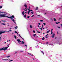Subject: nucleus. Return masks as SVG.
Wrapping results in <instances>:
<instances>
[{"label":"nucleus","mask_w":62,"mask_h":62,"mask_svg":"<svg viewBox=\"0 0 62 62\" xmlns=\"http://www.w3.org/2000/svg\"><path fill=\"white\" fill-rule=\"evenodd\" d=\"M53 30L52 29L51 30V32H52V31H53Z\"/></svg>","instance_id":"nucleus-55"},{"label":"nucleus","mask_w":62,"mask_h":62,"mask_svg":"<svg viewBox=\"0 0 62 62\" xmlns=\"http://www.w3.org/2000/svg\"><path fill=\"white\" fill-rule=\"evenodd\" d=\"M11 17H12V18H11L10 19H11V20H12V21H13V22H14V23H15V24H16V22L15 21V20H14V19L15 18H14V16H11Z\"/></svg>","instance_id":"nucleus-2"},{"label":"nucleus","mask_w":62,"mask_h":62,"mask_svg":"<svg viewBox=\"0 0 62 62\" xmlns=\"http://www.w3.org/2000/svg\"><path fill=\"white\" fill-rule=\"evenodd\" d=\"M56 24H58V22L57 23V22H56Z\"/></svg>","instance_id":"nucleus-44"},{"label":"nucleus","mask_w":62,"mask_h":62,"mask_svg":"<svg viewBox=\"0 0 62 62\" xmlns=\"http://www.w3.org/2000/svg\"><path fill=\"white\" fill-rule=\"evenodd\" d=\"M26 15H25L24 16V18H26Z\"/></svg>","instance_id":"nucleus-25"},{"label":"nucleus","mask_w":62,"mask_h":62,"mask_svg":"<svg viewBox=\"0 0 62 62\" xmlns=\"http://www.w3.org/2000/svg\"><path fill=\"white\" fill-rule=\"evenodd\" d=\"M17 41L19 43V44H20V42H21V41H20V40L19 39L17 40Z\"/></svg>","instance_id":"nucleus-6"},{"label":"nucleus","mask_w":62,"mask_h":62,"mask_svg":"<svg viewBox=\"0 0 62 62\" xmlns=\"http://www.w3.org/2000/svg\"><path fill=\"white\" fill-rule=\"evenodd\" d=\"M61 26H62V24H61Z\"/></svg>","instance_id":"nucleus-63"},{"label":"nucleus","mask_w":62,"mask_h":62,"mask_svg":"<svg viewBox=\"0 0 62 62\" xmlns=\"http://www.w3.org/2000/svg\"><path fill=\"white\" fill-rule=\"evenodd\" d=\"M39 12H42V10H40V11H39Z\"/></svg>","instance_id":"nucleus-18"},{"label":"nucleus","mask_w":62,"mask_h":62,"mask_svg":"<svg viewBox=\"0 0 62 62\" xmlns=\"http://www.w3.org/2000/svg\"><path fill=\"white\" fill-rule=\"evenodd\" d=\"M14 38H15V39H17V38L16 37V36L15 35L14 36Z\"/></svg>","instance_id":"nucleus-17"},{"label":"nucleus","mask_w":62,"mask_h":62,"mask_svg":"<svg viewBox=\"0 0 62 62\" xmlns=\"http://www.w3.org/2000/svg\"><path fill=\"white\" fill-rule=\"evenodd\" d=\"M53 31H51V34H53Z\"/></svg>","instance_id":"nucleus-36"},{"label":"nucleus","mask_w":62,"mask_h":62,"mask_svg":"<svg viewBox=\"0 0 62 62\" xmlns=\"http://www.w3.org/2000/svg\"><path fill=\"white\" fill-rule=\"evenodd\" d=\"M48 42H46V44H48Z\"/></svg>","instance_id":"nucleus-61"},{"label":"nucleus","mask_w":62,"mask_h":62,"mask_svg":"<svg viewBox=\"0 0 62 62\" xmlns=\"http://www.w3.org/2000/svg\"><path fill=\"white\" fill-rule=\"evenodd\" d=\"M10 61H11V62H12L13 61V60H11L10 61H9V62H10Z\"/></svg>","instance_id":"nucleus-34"},{"label":"nucleus","mask_w":62,"mask_h":62,"mask_svg":"<svg viewBox=\"0 0 62 62\" xmlns=\"http://www.w3.org/2000/svg\"><path fill=\"white\" fill-rule=\"evenodd\" d=\"M6 32H9L8 31H0V35H1L2 33H6Z\"/></svg>","instance_id":"nucleus-4"},{"label":"nucleus","mask_w":62,"mask_h":62,"mask_svg":"<svg viewBox=\"0 0 62 62\" xmlns=\"http://www.w3.org/2000/svg\"><path fill=\"white\" fill-rule=\"evenodd\" d=\"M41 39L42 40H44V37H43Z\"/></svg>","instance_id":"nucleus-24"},{"label":"nucleus","mask_w":62,"mask_h":62,"mask_svg":"<svg viewBox=\"0 0 62 62\" xmlns=\"http://www.w3.org/2000/svg\"><path fill=\"white\" fill-rule=\"evenodd\" d=\"M8 47H3L1 49L0 48V51H2V50H7L8 48L9 47V45H8Z\"/></svg>","instance_id":"nucleus-1"},{"label":"nucleus","mask_w":62,"mask_h":62,"mask_svg":"<svg viewBox=\"0 0 62 62\" xmlns=\"http://www.w3.org/2000/svg\"><path fill=\"white\" fill-rule=\"evenodd\" d=\"M58 27V28H60V27Z\"/></svg>","instance_id":"nucleus-60"},{"label":"nucleus","mask_w":62,"mask_h":62,"mask_svg":"<svg viewBox=\"0 0 62 62\" xmlns=\"http://www.w3.org/2000/svg\"><path fill=\"white\" fill-rule=\"evenodd\" d=\"M49 34H47L46 36V37H47L48 35Z\"/></svg>","instance_id":"nucleus-38"},{"label":"nucleus","mask_w":62,"mask_h":62,"mask_svg":"<svg viewBox=\"0 0 62 62\" xmlns=\"http://www.w3.org/2000/svg\"><path fill=\"white\" fill-rule=\"evenodd\" d=\"M19 37H20V38H22V37H21V35H20V34L19 35Z\"/></svg>","instance_id":"nucleus-47"},{"label":"nucleus","mask_w":62,"mask_h":62,"mask_svg":"<svg viewBox=\"0 0 62 62\" xmlns=\"http://www.w3.org/2000/svg\"><path fill=\"white\" fill-rule=\"evenodd\" d=\"M22 43L21 44L20 43V44H24V42L23 41H22L21 42Z\"/></svg>","instance_id":"nucleus-9"},{"label":"nucleus","mask_w":62,"mask_h":62,"mask_svg":"<svg viewBox=\"0 0 62 62\" xmlns=\"http://www.w3.org/2000/svg\"><path fill=\"white\" fill-rule=\"evenodd\" d=\"M3 12H0V14L1 13H3Z\"/></svg>","instance_id":"nucleus-49"},{"label":"nucleus","mask_w":62,"mask_h":62,"mask_svg":"<svg viewBox=\"0 0 62 62\" xmlns=\"http://www.w3.org/2000/svg\"><path fill=\"white\" fill-rule=\"evenodd\" d=\"M57 44H59V45H60V44H61V43H60V42H57Z\"/></svg>","instance_id":"nucleus-10"},{"label":"nucleus","mask_w":62,"mask_h":62,"mask_svg":"<svg viewBox=\"0 0 62 62\" xmlns=\"http://www.w3.org/2000/svg\"><path fill=\"white\" fill-rule=\"evenodd\" d=\"M2 8V6H0V8Z\"/></svg>","instance_id":"nucleus-27"},{"label":"nucleus","mask_w":62,"mask_h":62,"mask_svg":"<svg viewBox=\"0 0 62 62\" xmlns=\"http://www.w3.org/2000/svg\"><path fill=\"white\" fill-rule=\"evenodd\" d=\"M12 31V30H9V31H10H10Z\"/></svg>","instance_id":"nucleus-51"},{"label":"nucleus","mask_w":62,"mask_h":62,"mask_svg":"<svg viewBox=\"0 0 62 62\" xmlns=\"http://www.w3.org/2000/svg\"><path fill=\"white\" fill-rule=\"evenodd\" d=\"M34 16V15H33V16H31V17H33Z\"/></svg>","instance_id":"nucleus-52"},{"label":"nucleus","mask_w":62,"mask_h":62,"mask_svg":"<svg viewBox=\"0 0 62 62\" xmlns=\"http://www.w3.org/2000/svg\"><path fill=\"white\" fill-rule=\"evenodd\" d=\"M5 14H0V18H2L3 17H6V16L5 15Z\"/></svg>","instance_id":"nucleus-3"},{"label":"nucleus","mask_w":62,"mask_h":62,"mask_svg":"<svg viewBox=\"0 0 62 62\" xmlns=\"http://www.w3.org/2000/svg\"><path fill=\"white\" fill-rule=\"evenodd\" d=\"M61 18H59V20H60V19H61Z\"/></svg>","instance_id":"nucleus-59"},{"label":"nucleus","mask_w":62,"mask_h":62,"mask_svg":"<svg viewBox=\"0 0 62 62\" xmlns=\"http://www.w3.org/2000/svg\"><path fill=\"white\" fill-rule=\"evenodd\" d=\"M7 18H12V17H8V16H7Z\"/></svg>","instance_id":"nucleus-19"},{"label":"nucleus","mask_w":62,"mask_h":62,"mask_svg":"<svg viewBox=\"0 0 62 62\" xmlns=\"http://www.w3.org/2000/svg\"><path fill=\"white\" fill-rule=\"evenodd\" d=\"M22 14H23V15H24V11H23L22 13Z\"/></svg>","instance_id":"nucleus-12"},{"label":"nucleus","mask_w":62,"mask_h":62,"mask_svg":"<svg viewBox=\"0 0 62 62\" xmlns=\"http://www.w3.org/2000/svg\"><path fill=\"white\" fill-rule=\"evenodd\" d=\"M38 27H39V25H38Z\"/></svg>","instance_id":"nucleus-57"},{"label":"nucleus","mask_w":62,"mask_h":62,"mask_svg":"<svg viewBox=\"0 0 62 62\" xmlns=\"http://www.w3.org/2000/svg\"><path fill=\"white\" fill-rule=\"evenodd\" d=\"M15 28L16 29L17 28H18V26H17L16 27H15Z\"/></svg>","instance_id":"nucleus-28"},{"label":"nucleus","mask_w":62,"mask_h":62,"mask_svg":"<svg viewBox=\"0 0 62 62\" xmlns=\"http://www.w3.org/2000/svg\"><path fill=\"white\" fill-rule=\"evenodd\" d=\"M8 60V59L7 60L6 59H4V60Z\"/></svg>","instance_id":"nucleus-48"},{"label":"nucleus","mask_w":62,"mask_h":62,"mask_svg":"<svg viewBox=\"0 0 62 62\" xmlns=\"http://www.w3.org/2000/svg\"><path fill=\"white\" fill-rule=\"evenodd\" d=\"M15 33H17V32H16V31H15Z\"/></svg>","instance_id":"nucleus-46"},{"label":"nucleus","mask_w":62,"mask_h":62,"mask_svg":"<svg viewBox=\"0 0 62 62\" xmlns=\"http://www.w3.org/2000/svg\"><path fill=\"white\" fill-rule=\"evenodd\" d=\"M33 37H35L36 36V34H34L33 35Z\"/></svg>","instance_id":"nucleus-20"},{"label":"nucleus","mask_w":62,"mask_h":62,"mask_svg":"<svg viewBox=\"0 0 62 62\" xmlns=\"http://www.w3.org/2000/svg\"><path fill=\"white\" fill-rule=\"evenodd\" d=\"M55 35V34H53V35L52 36V38H54V35Z\"/></svg>","instance_id":"nucleus-7"},{"label":"nucleus","mask_w":62,"mask_h":62,"mask_svg":"<svg viewBox=\"0 0 62 62\" xmlns=\"http://www.w3.org/2000/svg\"><path fill=\"white\" fill-rule=\"evenodd\" d=\"M38 16H40V15H37Z\"/></svg>","instance_id":"nucleus-53"},{"label":"nucleus","mask_w":62,"mask_h":62,"mask_svg":"<svg viewBox=\"0 0 62 62\" xmlns=\"http://www.w3.org/2000/svg\"><path fill=\"white\" fill-rule=\"evenodd\" d=\"M40 22H43V21L42 20H40Z\"/></svg>","instance_id":"nucleus-41"},{"label":"nucleus","mask_w":62,"mask_h":62,"mask_svg":"<svg viewBox=\"0 0 62 62\" xmlns=\"http://www.w3.org/2000/svg\"><path fill=\"white\" fill-rule=\"evenodd\" d=\"M35 38H38V36H36L35 37Z\"/></svg>","instance_id":"nucleus-40"},{"label":"nucleus","mask_w":62,"mask_h":62,"mask_svg":"<svg viewBox=\"0 0 62 62\" xmlns=\"http://www.w3.org/2000/svg\"><path fill=\"white\" fill-rule=\"evenodd\" d=\"M24 6L25 8H27V6L26 4H24Z\"/></svg>","instance_id":"nucleus-8"},{"label":"nucleus","mask_w":62,"mask_h":62,"mask_svg":"<svg viewBox=\"0 0 62 62\" xmlns=\"http://www.w3.org/2000/svg\"><path fill=\"white\" fill-rule=\"evenodd\" d=\"M43 24L45 25V24H46V23H43Z\"/></svg>","instance_id":"nucleus-33"},{"label":"nucleus","mask_w":62,"mask_h":62,"mask_svg":"<svg viewBox=\"0 0 62 62\" xmlns=\"http://www.w3.org/2000/svg\"><path fill=\"white\" fill-rule=\"evenodd\" d=\"M36 8H36V10H38V7H37Z\"/></svg>","instance_id":"nucleus-43"},{"label":"nucleus","mask_w":62,"mask_h":62,"mask_svg":"<svg viewBox=\"0 0 62 62\" xmlns=\"http://www.w3.org/2000/svg\"><path fill=\"white\" fill-rule=\"evenodd\" d=\"M43 25H42V28H43Z\"/></svg>","instance_id":"nucleus-35"},{"label":"nucleus","mask_w":62,"mask_h":62,"mask_svg":"<svg viewBox=\"0 0 62 62\" xmlns=\"http://www.w3.org/2000/svg\"><path fill=\"white\" fill-rule=\"evenodd\" d=\"M38 24L39 25H40V23H38Z\"/></svg>","instance_id":"nucleus-45"},{"label":"nucleus","mask_w":62,"mask_h":62,"mask_svg":"<svg viewBox=\"0 0 62 62\" xmlns=\"http://www.w3.org/2000/svg\"><path fill=\"white\" fill-rule=\"evenodd\" d=\"M32 11V10H30V12L31 11H31Z\"/></svg>","instance_id":"nucleus-58"},{"label":"nucleus","mask_w":62,"mask_h":62,"mask_svg":"<svg viewBox=\"0 0 62 62\" xmlns=\"http://www.w3.org/2000/svg\"><path fill=\"white\" fill-rule=\"evenodd\" d=\"M2 22H7V21H3V20H2Z\"/></svg>","instance_id":"nucleus-32"},{"label":"nucleus","mask_w":62,"mask_h":62,"mask_svg":"<svg viewBox=\"0 0 62 62\" xmlns=\"http://www.w3.org/2000/svg\"><path fill=\"white\" fill-rule=\"evenodd\" d=\"M28 54H30V55H31V56H33V55H32L31 54H29V53H28Z\"/></svg>","instance_id":"nucleus-30"},{"label":"nucleus","mask_w":62,"mask_h":62,"mask_svg":"<svg viewBox=\"0 0 62 62\" xmlns=\"http://www.w3.org/2000/svg\"><path fill=\"white\" fill-rule=\"evenodd\" d=\"M29 11H28V14L29 15V13L30 12V7H29V8L28 9Z\"/></svg>","instance_id":"nucleus-5"},{"label":"nucleus","mask_w":62,"mask_h":62,"mask_svg":"<svg viewBox=\"0 0 62 62\" xmlns=\"http://www.w3.org/2000/svg\"><path fill=\"white\" fill-rule=\"evenodd\" d=\"M41 53H43V54H44V52H43V51H41Z\"/></svg>","instance_id":"nucleus-14"},{"label":"nucleus","mask_w":62,"mask_h":62,"mask_svg":"<svg viewBox=\"0 0 62 62\" xmlns=\"http://www.w3.org/2000/svg\"><path fill=\"white\" fill-rule=\"evenodd\" d=\"M1 24H3V25H6V24L4 23H2Z\"/></svg>","instance_id":"nucleus-16"},{"label":"nucleus","mask_w":62,"mask_h":62,"mask_svg":"<svg viewBox=\"0 0 62 62\" xmlns=\"http://www.w3.org/2000/svg\"><path fill=\"white\" fill-rule=\"evenodd\" d=\"M21 38L22 39H23V40H24V39H23V38L22 37H21Z\"/></svg>","instance_id":"nucleus-54"},{"label":"nucleus","mask_w":62,"mask_h":62,"mask_svg":"<svg viewBox=\"0 0 62 62\" xmlns=\"http://www.w3.org/2000/svg\"><path fill=\"white\" fill-rule=\"evenodd\" d=\"M25 9H25H23V10H24L25 11H27V9H28V8H25Z\"/></svg>","instance_id":"nucleus-11"},{"label":"nucleus","mask_w":62,"mask_h":62,"mask_svg":"<svg viewBox=\"0 0 62 62\" xmlns=\"http://www.w3.org/2000/svg\"><path fill=\"white\" fill-rule=\"evenodd\" d=\"M10 57V56H7V58H8V57Z\"/></svg>","instance_id":"nucleus-23"},{"label":"nucleus","mask_w":62,"mask_h":62,"mask_svg":"<svg viewBox=\"0 0 62 62\" xmlns=\"http://www.w3.org/2000/svg\"><path fill=\"white\" fill-rule=\"evenodd\" d=\"M30 16H28L27 17V18H28V19H29V17Z\"/></svg>","instance_id":"nucleus-37"},{"label":"nucleus","mask_w":62,"mask_h":62,"mask_svg":"<svg viewBox=\"0 0 62 62\" xmlns=\"http://www.w3.org/2000/svg\"><path fill=\"white\" fill-rule=\"evenodd\" d=\"M42 28H40L39 29H40V30H42Z\"/></svg>","instance_id":"nucleus-42"},{"label":"nucleus","mask_w":62,"mask_h":62,"mask_svg":"<svg viewBox=\"0 0 62 62\" xmlns=\"http://www.w3.org/2000/svg\"><path fill=\"white\" fill-rule=\"evenodd\" d=\"M58 23H60V22H58Z\"/></svg>","instance_id":"nucleus-64"},{"label":"nucleus","mask_w":62,"mask_h":62,"mask_svg":"<svg viewBox=\"0 0 62 62\" xmlns=\"http://www.w3.org/2000/svg\"><path fill=\"white\" fill-rule=\"evenodd\" d=\"M37 48V49H39V46L38 45H37V46H36Z\"/></svg>","instance_id":"nucleus-15"},{"label":"nucleus","mask_w":62,"mask_h":62,"mask_svg":"<svg viewBox=\"0 0 62 62\" xmlns=\"http://www.w3.org/2000/svg\"><path fill=\"white\" fill-rule=\"evenodd\" d=\"M30 28H32L33 26H32V25H30Z\"/></svg>","instance_id":"nucleus-13"},{"label":"nucleus","mask_w":62,"mask_h":62,"mask_svg":"<svg viewBox=\"0 0 62 62\" xmlns=\"http://www.w3.org/2000/svg\"><path fill=\"white\" fill-rule=\"evenodd\" d=\"M50 32V30H49L47 31V32H46V33H49Z\"/></svg>","instance_id":"nucleus-21"},{"label":"nucleus","mask_w":62,"mask_h":62,"mask_svg":"<svg viewBox=\"0 0 62 62\" xmlns=\"http://www.w3.org/2000/svg\"><path fill=\"white\" fill-rule=\"evenodd\" d=\"M0 40H1V37H0Z\"/></svg>","instance_id":"nucleus-50"},{"label":"nucleus","mask_w":62,"mask_h":62,"mask_svg":"<svg viewBox=\"0 0 62 62\" xmlns=\"http://www.w3.org/2000/svg\"><path fill=\"white\" fill-rule=\"evenodd\" d=\"M38 33H40V31H37Z\"/></svg>","instance_id":"nucleus-39"},{"label":"nucleus","mask_w":62,"mask_h":62,"mask_svg":"<svg viewBox=\"0 0 62 62\" xmlns=\"http://www.w3.org/2000/svg\"><path fill=\"white\" fill-rule=\"evenodd\" d=\"M24 46H26V48H27V45H24Z\"/></svg>","instance_id":"nucleus-29"},{"label":"nucleus","mask_w":62,"mask_h":62,"mask_svg":"<svg viewBox=\"0 0 62 62\" xmlns=\"http://www.w3.org/2000/svg\"><path fill=\"white\" fill-rule=\"evenodd\" d=\"M46 13H45V15H46Z\"/></svg>","instance_id":"nucleus-62"},{"label":"nucleus","mask_w":62,"mask_h":62,"mask_svg":"<svg viewBox=\"0 0 62 62\" xmlns=\"http://www.w3.org/2000/svg\"><path fill=\"white\" fill-rule=\"evenodd\" d=\"M54 21H56V19H55V18H54Z\"/></svg>","instance_id":"nucleus-22"},{"label":"nucleus","mask_w":62,"mask_h":62,"mask_svg":"<svg viewBox=\"0 0 62 62\" xmlns=\"http://www.w3.org/2000/svg\"><path fill=\"white\" fill-rule=\"evenodd\" d=\"M33 13L34 12H31V13L32 15V14H33Z\"/></svg>","instance_id":"nucleus-26"},{"label":"nucleus","mask_w":62,"mask_h":62,"mask_svg":"<svg viewBox=\"0 0 62 62\" xmlns=\"http://www.w3.org/2000/svg\"><path fill=\"white\" fill-rule=\"evenodd\" d=\"M51 20H52V21H53V19L52 18H51Z\"/></svg>","instance_id":"nucleus-56"},{"label":"nucleus","mask_w":62,"mask_h":62,"mask_svg":"<svg viewBox=\"0 0 62 62\" xmlns=\"http://www.w3.org/2000/svg\"><path fill=\"white\" fill-rule=\"evenodd\" d=\"M33 32L34 33H36V32H35V31H33Z\"/></svg>","instance_id":"nucleus-31"}]
</instances>
